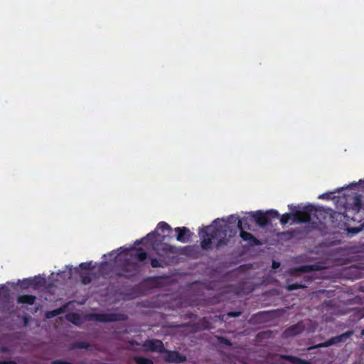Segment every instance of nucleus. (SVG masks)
I'll list each match as a JSON object with an SVG mask.
<instances>
[{
	"mask_svg": "<svg viewBox=\"0 0 364 364\" xmlns=\"http://www.w3.org/2000/svg\"><path fill=\"white\" fill-rule=\"evenodd\" d=\"M226 228L223 220H215L213 224L208 226L199 232L201 240V247L203 250H208L213 240H218L217 247L225 244L223 239L226 236Z\"/></svg>",
	"mask_w": 364,
	"mask_h": 364,
	"instance_id": "nucleus-1",
	"label": "nucleus"
},
{
	"mask_svg": "<svg viewBox=\"0 0 364 364\" xmlns=\"http://www.w3.org/2000/svg\"><path fill=\"white\" fill-rule=\"evenodd\" d=\"M313 212H315L313 206H306L302 210H295L291 215L287 213L284 214L281 217L280 222L282 224L285 225L291 218L297 223L306 222L311 220V215Z\"/></svg>",
	"mask_w": 364,
	"mask_h": 364,
	"instance_id": "nucleus-2",
	"label": "nucleus"
},
{
	"mask_svg": "<svg viewBox=\"0 0 364 364\" xmlns=\"http://www.w3.org/2000/svg\"><path fill=\"white\" fill-rule=\"evenodd\" d=\"M144 347L146 350L161 352L163 350L164 345L159 340H149L144 343Z\"/></svg>",
	"mask_w": 364,
	"mask_h": 364,
	"instance_id": "nucleus-3",
	"label": "nucleus"
},
{
	"mask_svg": "<svg viewBox=\"0 0 364 364\" xmlns=\"http://www.w3.org/2000/svg\"><path fill=\"white\" fill-rule=\"evenodd\" d=\"M351 334H352L351 332H348V333H343L341 336L332 338L331 339H330L329 341H326L324 343L319 344L318 346L319 347H328V346H330L331 345H333V344H336V343H340V342H343L347 338H348Z\"/></svg>",
	"mask_w": 364,
	"mask_h": 364,
	"instance_id": "nucleus-4",
	"label": "nucleus"
},
{
	"mask_svg": "<svg viewBox=\"0 0 364 364\" xmlns=\"http://www.w3.org/2000/svg\"><path fill=\"white\" fill-rule=\"evenodd\" d=\"M165 359L170 362H181L184 358L181 356L177 352L168 351L165 355Z\"/></svg>",
	"mask_w": 364,
	"mask_h": 364,
	"instance_id": "nucleus-5",
	"label": "nucleus"
},
{
	"mask_svg": "<svg viewBox=\"0 0 364 364\" xmlns=\"http://www.w3.org/2000/svg\"><path fill=\"white\" fill-rule=\"evenodd\" d=\"M169 229H170V227L167 223H164V222L159 223L155 230V232L154 233H150V234L147 235L146 238H144V241L148 240L150 238L153 237L155 233H158L160 231L164 232L166 230H168Z\"/></svg>",
	"mask_w": 364,
	"mask_h": 364,
	"instance_id": "nucleus-6",
	"label": "nucleus"
},
{
	"mask_svg": "<svg viewBox=\"0 0 364 364\" xmlns=\"http://www.w3.org/2000/svg\"><path fill=\"white\" fill-rule=\"evenodd\" d=\"M125 255L135 256L139 261H143L146 257V254L141 250H130L127 251Z\"/></svg>",
	"mask_w": 364,
	"mask_h": 364,
	"instance_id": "nucleus-7",
	"label": "nucleus"
},
{
	"mask_svg": "<svg viewBox=\"0 0 364 364\" xmlns=\"http://www.w3.org/2000/svg\"><path fill=\"white\" fill-rule=\"evenodd\" d=\"M241 223H242L241 221L238 220L237 227L240 229L241 237L245 241H248L251 243H254L256 240L255 238L250 233L245 232L244 230H242Z\"/></svg>",
	"mask_w": 364,
	"mask_h": 364,
	"instance_id": "nucleus-8",
	"label": "nucleus"
},
{
	"mask_svg": "<svg viewBox=\"0 0 364 364\" xmlns=\"http://www.w3.org/2000/svg\"><path fill=\"white\" fill-rule=\"evenodd\" d=\"M176 231L178 232L177 240L181 242H186L187 241L186 236L189 232V230L186 228H177Z\"/></svg>",
	"mask_w": 364,
	"mask_h": 364,
	"instance_id": "nucleus-9",
	"label": "nucleus"
},
{
	"mask_svg": "<svg viewBox=\"0 0 364 364\" xmlns=\"http://www.w3.org/2000/svg\"><path fill=\"white\" fill-rule=\"evenodd\" d=\"M36 297L28 295H21L18 298V303L33 304L35 301Z\"/></svg>",
	"mask_w": 364,
	"mask_h": 364,
	"instance_id": "nucleus-10",
	"label": "nucleus"
},
{
	"mask_svg": "<svg viewBox=\"0 0 364 364\" xmlns=\"http://www.w3.org/2000/svg\"><path fill=\"white\" fill-rule=\"evenodd\" d=\"M256 222L259 225H264L267 223V218L262 213H256L255 215Z\"/></svg>",
	"mask_w": 364,
	"mask_h": 364,
	"instance_id": "nucleus-11",
	"label": "nucleus"
},
{
	"mask_svg": "<svg viewBox=\"0 0 364 364\" xmlns=\"http://www.w3.org/2000/svg\"><path fill=\"white\" fill-rule=\"evenodd\" d=\"M302 331V327L300 325L293 326L286 331L287 336H294Z\"/></svg>",
	"mask_w": 364,
	"mask_h": 364,
	"instance_id": "nucleus-12",
	"label": "nucleus"
},
{
	"mask_svg": "<svg viewBox=\"0 0 364 364\" xmlns=\"http://www.w3.org/2000/svg\"><path fill=\"white\" fill-rule=\"evenodd\" d=\"M65 309V306H64L63 308H60L58 309L53 310V311H48L46 313V316L48 318H53V317H54V316H55L57 315H59L61 313L64 312Z\"/></svg>",
	"mask_w": 364,
	"mask_h": 364,
	"instance_id": "nucleus-13",
	"label": "nucleus"
},
{
	"mask_svg": "<svg viewBox=\"0 0 364 364\" xmlns=\"http://www.w3.org/2000/svg\"><path fill=\"white\" fill-rule=\"evenodd\" d=\"M66 317L68 321L76 325L80 323V317L76 314H70Z\"/></svg>",
	"mask_w": 364,
	"mask_h": 364,
	"instance_id": "nucleus-14",
	"label": "nucleus"
},
{
	"mask_svg": "<svg viewBox=\"0 0 364 364\" xmlns=\"http://www.w3.org/2000/svg\"><path fill=\"white\" fill-rule=\"evenodd\" d=\"M134 360L137 364H152L150 359L143 357H136Z\"/></svg>",
	"mask_w": 364,
	"mask_h": 364,
	"instance_id": "nucleus-15",
	"label": "nucleus"
},
{
	"mask_svg": "<svg viewBox=\"0 0 364 364\" xmlns=\"http://www.w3.org/2000/svg\"><path fill=\"white\" fill-rule=\"evenodd\" d=\"M117 318H113L112 316L102 315V316H98V317H97V320L101 321H114Z\"/></svg>",
	"mask_w": 364,
	"mask_h": 364,
	"instance_id": "nucleus-16",
	"label": "nucleus"
},
{
	"mask_svg": "<svg viewBox=\"0 0 364 364\" xmlns=\"http://www.w3.org/2000/svg\"><path fill=\"white\" fill-rule=\"evenodd\" d=\"M117 251H116V252H111V253L109 255L110 257H114V259H116V262H117V261H118V260H121V259H122V256H121L122 252H120V253H117Z\"/></svg>",
	"mask_w": 364,
	"mask_h": 364,
	"instance_id": "nucleus-17",
	"label": "nucleus"
},
{
	"mask_svg": "<svg viewBox=\"0 0 364 364\" xmlns=\"http://www.w3.org/2000/svg\"><path fill=\"white\" fill-rule=\"evenodd\" d=\"M292 362L294 364H309V363H307V362H306L304 360H302L301 359L296 358H292Z\"/></svg>",
	"mask_w": 364,
	"mask_h": 364,
	"instance_id": "nucleus-18",
	"label": "nucleus"
},
{
	"mask_svg": "<svg viewBox=\"0 0 364 364\" xmlns=\"http://www.w3.org/2000/svg\"><path fill=\"white\" fill-rule=\"evenodd\" d=\"M151 264L153 267H158L161 266V264L159 263V262L156 259H152L151 260Z\"/></svg>",
	"mask_w": 364,
	"mask_h": 364,
	"instance_id": "nucleus-19",
	"label": "nucleus"
},
{
	"mask_svg": "<svg viewBox=\"0 0 364 364\" xmlns=\"http://www.w3.org/2000/svg\"><path fill=\"white\" fill-rule=\"evenodd\" d=\"M91 266V262L90 263H82L80 264V267L83 269H88Z\"/></svg>",
	"mask_w": 364,
	"mask_h": 364,
	"instance_id": "nucleus-20",
	"label": "nucleus"
},
{
	"mask_svg": "<svg viewBox=\"0 0 364 364\" xmlns=\"http://www.w3.org/2000/svg\"><path fill=\"white\" fill-rule=\"evenodd\" d=\"M298 287H299V286H298V285H296V284H294V285L288 286L287 289H288V290H292V289H297Z\"/></svg>",
	"mask_w": 364,
	"mask_h": 364,
	"instance_id": "nucleus-21",
	"label": "nucleus"
},
{
	"mask_svg": "<svg viewBox=\"0 0 364 364\" xmlns=\"http://www.w3.org/2000/svg\"><path fill=\"white\" fill-rule=\"evenodd\" d=\"M280 264L279 262H273L272 263V267L274 269H277L279 267Z\"/></svg>",
	"mask_w": 364,
	"mask_h": 364,
	"instance_id": "nucleus-22",
	"label": "nucleus"
},
{
	"mask_svg": "<svg viewBox=\"0 0 364 364\" xmlns=\"http://www.w3.org/2000/svg\"><path fill=\"white\" fill-rule=\"evenodd\" d=\"M269 213L273 216H278L279 213L275 210H271L269 211Z\"/></svg>",
	"mask_w": 364,
	"mask_h": 364,
	"instance_id": "nucleus-23",
	"label": "nucleus"
},
{
	"mask_svg": "<svg viewBox=\"0 0 364 364\" xmlns=\"http://www.w3.org/2000/svg\"><path fill=\"white\" fill-rule=\"evenodd\" d=\"M23 283L25 284V285H30L31 283V280L26 279L23 282Z\"/></svg>",
	"mask_w": 364,
	"mask_h": 364,
	"instance_id": "nucleus-24",
	"label": "nucleus"
},
{
	"mask_svg": "<svg viewBox=\"0 0 364 364\" xmlns=\"http://www.w3.org/2000/svg\"><path fill=\"white\" fill-rule=\"evenodd\" d=\"M320 198H328V194H323L319 196Z\"/></svg>",
	"mask_w": 364,
	"mask_h": 364,
	"instance_id": "nucleus-25",
	"label": "nucleus"
},
{
	"mask_svg": "<svg viewBox=\"0 0 364 364\" xmlns=\"http://www.w3.org/2000/svg\"><path fill=\"white\" fill-rule=\"evenodd\" d=\"M82 282H83L84 284H87V283H89V282H90V279H87L85 277H84V278L82 279Z\"/></svg>",
	"mask_w": 364,
	"mask_h": 364,
	"instance_id": "nucleus-26",
	"label": "nucleus"
},
{
	"mask_svg": "<svg viewBox=\"0 0 364 364\" xmlns=\"http://www.w3.org/2000/svg\"><path fill=\"white\" fill-rule=\"evenodd\" d=\"M229 315L230 316H237L239 315V314H235V313H230Z\"/></svg>",
	"mask_w": 364,
	"mask_h": 364,
	"instance_id": "nucleus-27",
	"label": "nucleus"
},
{
	"mask_svg": "<svg viewBox=\"0 0 364 364\" xmlns=\"http://www.w3.org/2000/svg\"><path fill=\"white\" fill-rule=\"evenodd\" d=\"M3 364H16V363L14 361H9V362H6V363L4 362V363H3Z\"/></svg>",
	"mask_w": 364,
	"mask_h": 364,
	"instance_id": "nucleus-28",
	"label": "nucleus"
},
{
	"mask_svg": "<svg viewBox=\"0 0 364 364\" xmlns=\"http://www.w3.org/2000/svg\"><path fill=\"white\" fill-rule=\"evenodd\" d=\"M54 364H65V363L60 362V361H55Z\"/></svg>",
	"mask_w": 364,
	"mask_h": 364,
	"instance_id": "nucleus-29",
	"label": "nucleus"
},
{
	"mask_svg": "<svg viewBox=\"0 0 364 364\" xmlns=\"http://www.w3.org/2000/svg\"><path fill=\"white\" fill-rule=\"evenodd\" d=\"M362 335H364V329L362 331Z\"/></svg>",
	"mask_w": 364,
	"mask_h": 364,
	"instance_id": "nucleus-30",
	"label": "nucleus"
}]
</instances>
